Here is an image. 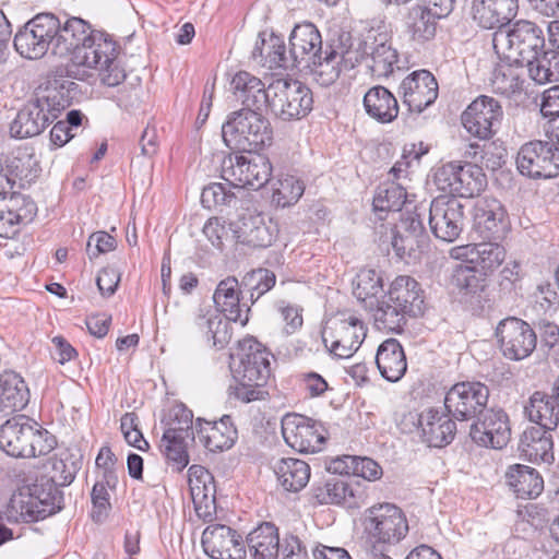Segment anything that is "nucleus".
Segmentation results:
<instances>
[{"label": "nucleus", "mask_w": 559, "mask_h": 559, "mask_svg": "<svg viewBox=\"0 0 559 559\" xmlns=\"http://www.w3.org/2000/svg\"><path fill=\"white\" fill-rule=\"evenodd\" d=\"M81 17H69L64 23L58 19L52 34V55L70 57L72 66L96 69L103 84L117 86L126 79V71L117 59V44L98 31H91Z\"/></svg>", "instance_id": "1"}, {"label": "nucleus", "mask_w": 559, "mask_h": 559, "mask_svg": "<svg viewBox=\"0 0 559 559\" xmlns=\"http://www.w3.org/2000/svg\"><path fill=\"white\" fill-rule=\"evenodd\" d=\"M80 93L78 83L69 79L48 81L17 111L10 123V134L15 139L39 135L62 111L69 108Z\"/></svg>", "instance_id": "2"}, {"label": "nucleus", "mask_w": 559, "mask_h": 559, "mask_svg": "<svg viewBox=\"0 0 559 559\" xmlns=\"http://www.w3.org/2000/svg\"><path fill=\"white\" fill-rule=\"evenodd\" d=\"M239 362L234 370L236 384L230 386V394L242 403L265 400L267 392L263 389L272 374L273 354L253 336L238 342Z\"/></svg>", "instance_id": "3"}, {"label": "nucleus", "mask_w": 559, "mask_h": 559, "mask_svg": "<svg viewBox=\"0 0 559 559\" xmlns=\"http://www.w3.org/2000/svg\"><path fill=\"white\" fill-rule=\"evenodd\" d=\"M224 143L234 152H258L273 141V129L262 111L240 109L231 112L222 127Z\"/></svg>", "instance_id": "4"}, {"label": "nucleus", "mask_w": 559, "mask_h": 559, "mask_svg": "<svg viewBox=\"0 0 559 559\" xmlns=\"http://www.w3.org/2000/svg\"><path fill=\"white\" fill-rule=\"evenodd\" d=\"M366 544L396 547L409 532L404 511L394 503H377L365 510L361 518Z\"/></svg>", "instance_id": "5"}, {"label": "nucleus", "mask_w": 559, "mask_h": 559, "mask_svg": "<svg viewBox=\"0 0 559 559\" xmlns=\"http://www.w3.org/2000/svg\"><path fill=\"white\" fill-rule=\"evenodd\" d=\"M492 47L497 55L523 66L545 49L544 31L533 21L518 20L493 33Z\"/></svg>", "instance_id": "6"}, {"label": "nucleus", "mask_w": 559, "mask_h": 559, "mask_svg": "<svg viewBox=\"0 0 559 559\" xmlns=\"http://www.w3.org/2000/svg\"><path fill=\"white\" fill-rule=\"evenodd\" d=\"M448 286L459 302L475 316H481L493 307L490 278L475 265H454Z\"/></svg>", "instance_id": "7"}, {"label": "nucleus", "mask_w": 559, "mask_h": 559, "mask_svg": "<svg viewBox=\"0 0 559 559\" xmlns=\"http://www.w3.org/2000/svg\"><path fill=\"white\" fill-rule=\"evenodd\" d=\"M271 112L282 121L300 120L313 107L311 90L298 80L276 79L271 82Z\"/></svg>", "instance_id": "8"}, {"label": "nucleus", "mask_w": 559, "mask_h": 559, "mask_svg": "<svg viewBox=\"0 0 559 559\" xmlns=\"http://www.w3.org/2000/svg\"><path fill=\"white\" fill-rule=\"evenodd\" d=\"M433 181L438 190L455 198H474L487 186V177L479 165L462 162H449L438 167Z\"/></svg>", "instance_id": "9"}, {"label": "nucleus", "mask_w": 559, "mask_h": 559, "mask_svg": "<svg viewBox=\"0 0 559 559\" xmlns=\"http://www.w3.org/2000/svg\"><path fill=\"white\" fill-rule=\"evenodd\" d=\"M272 164L263 154H229L222 162V178L236 188L259 190L271 179Z\"/></svg>", "instance_id": "10"}, {"label": "nucleus", "mask_w": 559, "mask_h": 559, "mask_svg": "<svg viewBox=\"0 0 559 559\" xmlns=\"http://www.w3.org/2000/svg\"><path fill=\"white\" fill-rule=\"evenodd\" d=\"M58 17L52 13H40L19 29L13 39L16 52L26 59L36 60L48 50L52 52V34H56Z\"/></svg>", "instance_id": "11"}, {"label": "nucleus", "mask_w": 559, "mask_h": 559, "mask_svg": "<svg viewBox=\"0 0 559 559\" xmlns=\"http://www.w3.org/2000/svg\"><path fill=\"white\" fill-rule=\"evenodd\" d=\"M489 395V386L480 381H460L447 391L444 408L454 419L468 421L487 407Z\"/></svg>", "instance_id": "12"}, {"label": "nucleus", "mask_w": 559, "mask_h": 559, "mask_svg": "<svg viewBox=\"0 0 559 559\" xmlns=\"http://www.w3.org/2000/svg\"><path fill=\"white\" fill-rule=\"evenodd\" d=\"M282 435L288 447L299 453H316L328 439L324 425L300 414H287L282 419Z\"/></svg>", "instance_id": "13"}, {"label": "nucleus", "mask_w": 559, "mask_h": 559, "mask_svg": "<svg viewBox=\"0 0 559 559\" xmlns=\"http://www.w3.org/2000/svg\"><path fill=\"white\" fill-rule=\"evenodd\" d=\"M516 167L532 179L555 178L559 175V148L551 142L530 141L520 147Z\"/></svg>", "instance_id": "14"}, {"label": "nucleus", "mask_w": 559, "mask_h": 559, "mask_svg": "<svg viewBox=\"0 0 559 559\" xmlns=\"http://www.w3.org/2000/svg\"><path fill=\"white\" fill-rule=\"evenodd\" d=\"M503 109L499 100L479 95L462 112L461 121L466 132L479 140H489L499 129Z\"/></svg>", "instance_id": "15"}, {"label": "nucleus", "mask_w": 559, "mask_h": 559, "mask_svg": "<svg viewBox=\"0 0 559 559\" xmlns=\"http://www.w3.org/2000/svg\"><path fill=\"white\" fill-rule=\"evenodd\" d=\"M428 224L433 236L440 240L452 242L461 235L464 223V205L455 197L439 195L428 209Z\"/></svg>", "instance_id": "16"}, {"label": "nucleus", "mask_w": 559, "mask_h": 559, "mask_svg": "<svg viewBox=\"0 0 559 559\" xmlns=\"http://www.w3.org/2000/svg\"><path fill=\"white\" fill-rule=\"evenodd\" d=\"M496 336L502 355L510 360H522L532 355L537 345V335L524 320L508 317L496 328Z\"/></svg>", "instance_id": "17"}, {"label": "nucleus", "mask_w": 559, "mask_h": 559, "mask_svg": "<svg viewBox=\"0 0 559 559\" xmlns=\"http://www.w3.org/2000/svg\"><path fill=\"white\" fill-rule=\"evenodd\" d=\"M469 436L480 447L502 449L511 436L508 414L500 407H486L474 418Z\"/></svg>", "instance_id": "18"}, {"label": "nucleus", "mask_w": 559, "mask_h": 559, "mask_svg": "<svg viewBox=\"0 0 559 559\" xmlns=\"http://www.w3.org/2000/svg\"><path fill=\"white\" fill-rule=\"evenodd\" d=\"M474 230L483 240H502L510 230L504 205L496 198H478L473 207Z\"/></svg>", "instance_id": "19"}, {"label": "nucleus", "mask_w": 559, "mask_h": 559, "mask_svg": "<svg viewBox=\"0 0 559 559\" xmlns=\"http://www.w3.org/2000/svg\"><path fill=\"white\" fill-rule=\"evenodd\" d=\"M367 329L364 322L355 316L340 319L328 330L322 338L330 353L337 358H349L360 347L366 337Z\"/></svg>", "instance_id": "20"}, {"label": "nucleus", "mask_w": 559, "mask_h": 559, "mask_svg": "<svg viewBox=\"0 0 559 559\" xmlns=\"http://www.w3.org/2000/svg\"><path fill=\"white\" fill-rule=\"evenodd\" d=\"M399 95L412 112H423L438 97V82L428 70L408 74L400 84Z\"/></svg>", "instance_id": "21"}, {"label": "nucleus", "mask_w": 559, "mask_h": 559, "mask_svg": "<svg viewBox=\"0 0 559 559\" xmlns=\"http://www.w3.org/2000/svg\"><path fill=\"white\" fill-rule=\"evenodd\" d=\"M201 544L212 559H242L246 556L242 536L224 524L207 526L202 533Z\"/></svg>", "instance_id": "22"}, {"label": "nucleus", "mask_w": 559, "mask_h": 559, "mask_svg": "<svg viewBox=\"0 0 559 559\" xmlns=\"http://www.w3.org/2000/svg\"><path fill=\"white\" fill-rule=\"evenodd\" d=\"M518 12L519 0H471V16L484 29H504Z\"/></svg>", "instance_id": "23"}, {"label": "nucleus", "mask_w": 559, "mask_h": 559, "mask_svg": "<svg viewBox=\"0 0 559 559\" xmlns=\"http://www.w3.org/2000/svg\"><path fill=\"white\" fill-rule=\"evenodd\" d=\"M213 300L229 320L239 322L242 326L248 323L250 306L247 300L240 304L245 300V293L241 281L239 282L236 276H227L217 284Z\"/></svg>", "instance_id": "24"}, {"label": "nucleus", "mask_w": 559, "mask_h": 559, "mask_svg": "<svg viewBox=\"0 0 559 559\" xmlns=\"http://www.w3.org/2000/svg\"><path fill=\"white\" fill-rule=\"evenodd\" d=\"M455 420L448 412L432 407L423 411L418 417L423 441L433 448L450 444L457 430Z\"/></svg>", "instance_id": "25"}, {"label": "nucleus", "mask_w": 559, "mask_h": 559, "mask_svg": "<svg viewBox=\"0 0 559 559\" xmlns=\"http://www.w3.org/2000/svg\"><path fill=\"white\" fill-rule=\"evenodd\" d=\"M234 95L243 105L242 109L263 111L270 108L271 83L266 86L258 76L248 71L237 72L230 82Z\"/></svg>", "instance_id": "26"}, {"label": "nucleus", "mask_w": 559, "mask_h": 559, "mask_svg": "<svg viewBox=\"0 0 559 559\" xmlns=\"http://www.w3.org/2000/svg\"><path fill=\"white\" fill-rule=\"evenodd\" d=\"M364 53L370 57L369 68L378 78L389 76L399 61V53L386 32L371 29L364 41Z\"/></svg>", "instance_id": "27"}, {"label": "nucleus", "mask_w": 559, "mask_h": 559, "mask_svg": "<svg viewBox=\"0 0 559 559\" xmlns=\"http://www.w3.org/2000/svg\"><path fill=\"white\" fill-rule=\"evenodd\" d=\"M289 46L299 71L309 63H313L316 57L324 50L319 29L310 22L297 24L293 28Z\"/></svg>", "instance_id": "28"}, {"label": "nucleus", "mask_w": 559, "mask_h": 559, "mask_svg": "<svg viewBox=\"0 0 559 559\" xmlns=\"http://www.w3.org/2000/svg\"><path fill=\"white\" fill-rule=\"evenodd\" d=\"M195 433L199 442L211 452L228 450L237 439V429L229 415H224L218 421L198 418Z\"/></svg>", "instance_id": "29"}, {"label": "nucleus", "mask_w": 559, "mask_h": 559, "mask_svg": "<svg viewBox=\"0 0 559 559\" xmlns=\"http://www.w3.org/2000/svg\"><path fill=\"white\" fill-rule=\"evenodd\" d=\"M237 241L252 248H267L276 239L278 228L272 219L266 222L261 214L241 217L234 230Z\"/></svg>", "instance_id": "30"}, {"label": "nucleus", "mask_w": 559, "mask_h": 559, "mask_svg": "<svg viewBox=\"0 0 559 559\" xmlns=\"http://www.w3.org/2000/svg\"><path fill=\"white\" fill-rule=\"evenodd\" d=\"M32 419L14 416L0 426V450L12 457H26L28 441L33 437Z\"/></svg>", "instance_id": "31"}, {"label": "nucleus", "mask_w": 559, "mask_h": 559, "mask_svg": "<svg viewBox=\"0 0 559 559\" xmlns=\"http://www.w3.org/2000/svg\"><path fill=\"white\" fill-rule=\"evenodd\" d=\"M389 300L397 305L403 312L409 317H418L425 310V296L420 284L408 275L397 276L390 286L386 294Z\"/></svg>", "instance_id": "32"}, {"label": "nucleus", "mask_w": 559, "mask_h": 559, "mask_svg": "<svg viewBox=\"0 0 559 559\" xmlns=\"http://www.w3.org/2000/svg\"><path fill=\"white\" fill-rule=\"evenodd\" d=\"M7 171L12 183V190L25 188L35 182L41 173L39 160L32 146L19 147L11 157H7Z\"/></svg>", "instance_id": "33"}, {"label": "nucleus", "mask_w": 559, "mask_h": 559, "mask_svg": "<svg viewBox=\"0 0 559 559\" xmlns=\"http://www.w3.org/2000/svg\"><path fill=\"white\" fill-rule=\"evenodd\" d=\"M506 483L519 499H536L544 490V479L539 472L523 464L508 467Z\"/></svg>", "instance_id": "34"}, {"label": "nucleus", "mask_w": 559, "mask_h": 559, "mask_svg": "<svg viewBox=\"0 0 559 559\" xmlns=\"http://www.w3.org/2000/svg\"><path fill=\"white\" fill-rule=\"evenodd\" d=\"M524 413L530 421L538 427L555 430L559 425V403L550 389V393L535 391L524 406Z\"/></svg>", "instance_id": "35"}, {"label": "nucleus", "mask_w": 559, "mask_h": 559, "mask_svg": "<svg viewBox=\"0 0 559 559\" xmlns=\"http://www.w3.org/2000/svg\"><path fill=\"white\" fill-rule=\"evenodd\" d=\"M376 364L385 380L399 381L407 370L406 356L401 343L395 338L383 341L378 347Z\"/></svg>", "instance_id": "36"}, {"label": "nucleus", "mask_w": 559, "mask_h": 559, "mask_svg": "<svg viewBox=\"0 0 559 559\" xmlns=\"http://www.w3.org/2000/svg\"><path fill=\"white\" fill-rule=\"evenodd\" d=\"M29 401V390L24 379L15 371L0 374V413L7 415L22 411Z\"/></svg>", "instance_id": "37"}, {"label": "nucleus", "mask_w": 559, "mask_h": 559, "mask_svg": "<svg viewBox=\"0 0 559 559\" xmlns=\"http://www.w3.org/2000/svg\"><path fill=\"white\" fill-rule=\"evenodd\" d=\"M231 322L234 321L219 313H199L193 320L192 328L219 350L225 348L231 340Z\"/></svg>", "instance_id": "38"}, {"label": "nucleus", "mask_w": 559, "mask_h": 559, "mask_svg": "<svg viewBox=\"0 0 559 559\" xmlns=\"http://www.w3.org/2000/svg\"><path fill=\"white\" fill-rule=\"evenodd\" d=\"M550 431L543 427L527 428L519 444L522 455L533 463H551L554 443Z\"/></svg>", "instance_id": "39"}, {"label": "nucleus", "mask_w": 559, "mask_h": 559, "mask_svg": "<svg viewBox=\"0 0 559 559\" xmlns=\"http://www.w3.org/2000/svg\"><path fill=\"white\" fill-rule=\"evenodd\" d=\"M362 103L368 116L380 123H390L399 116L397 99L384 86L377 85L369 88Z\"/></svg>", "instance_id": "40"}, {"label": "nucleus", "mask_w": 559, "mask_h": 559, "mask_svg": "<svg viewBox=\"0 0 559 559\" xmlns=\"http://www.w3.org/2000/svg\"><path fill=\"white\" fill-rule=\"evenodd\" d=\"M278 527L272 522H262L246 537L253 559H276L281 542Z\"/></svg>", "instance_id": "41"}, {"label": "nucleus", "mask_w": 559, "mask_h": 559, "mask_svg": "<svg viewBox=\"0 0 559 559\" xmlns=\"http://www.w3.org/2000/svg\"><path fill=\"white\" fill-rule=\"evenodd\" d=\"M252 56L253 58H257L258 56L261 57L263 66L271 70L297 69L292 48L289 47V50L287 51L284 38L274 34H272L269 39H262L261 46L257 44L252 51Z\"/></svg>", "instance_id": "42"}, {"label": "nucleus", "mask_w": 559, "mask_h": 559, "mask_svg": "<svg viewBox=\"0 0 559 559\" xmlns=\"http://www.w3.org/2000/svg\"><path fill=\"white\" fill-rule=\"evenodd\" d=\"M442 17L415 3L406 14V31L418 44L431 41L437 34L438 21Z\"/></svg>", "instance_id": "43"}, {"label": "nucleus", "mask_w": 559, "mask_h": 559, "mask_svg": "<svg viewBox=\"0 0 559 559\" xmlns=\"http://www.w3.org/2000/svg\"><path fill=\"white\" fill-rule=\"evenodd\" d=\"M342 70L337 50L332 47V39H330L326 40L324 50L316 57L313 63H309L300 71H309L321 86H330L340 78Z\"/></svg>", "instance_id": "44"}, {"label": "nucleus", "mask_w": 559, "mask_h": 559, "mask_svg": "<svg viewBox=\"0 0 559 559\" xmlns=\"http://www.w3.org/2000/svg\"><path fill=\"white\" fill-rule=\"evenodd\" d=\"M277 480L284 490L298 492L310 479V466L302 460L284 457L274 469Z\"/></svg>", "instance_id": "45"}, {"label": "nucleus", "mask_w": 559, "mask_h": 559, "mask_svg": "<svg viewBox=\"0 0 559 559\" xmlns=\"http://www.w3.org/2000/svg\"><path fill=\"white\" fill-rule=\"evenodd\" d=\"M313 497L320 504H343L346 508L358 506L354 489L346 481L335 477L316 485Z\"/></svg>", "instance_id": "46"}, {"label": "nucleus", "mask_w": 559, "mask_h": 559, "mask_svg": "<svg viewBox=\"0 0 559 559\" xmlns=\"http://www.w3.org/2000/svg\"><path fill=\"white\" fill-rule=\"evenodd\" d=\"M40 514L39 503L27 489V493L21 491L19 495L12 496L4 511V519L12 523H32L47 518L39 516Z\"/></svg>", "instance_id": "47"}, {"label": "nucleus", "mask_w": 559, "mask_h": 559, "mask_svg": "<svg viewBox=\"0 0 559 559\" xmlns=\"http://www.w3.org/2000/svg\"><path fill=\"white\" fill-rule=\"evenodd\" d=\"M530 78L537 84L557 81L559 78L558 51L542 50L534 58L524 60Z\"/></svg>", "instance_id": "48"}, {"label": "nucleus", "mask_w": 559, "mask_h": 559, "mask_svg": "<svg viewBox=\"0 0 559 559\" xmlns=\"http://www.w3.org/2000/svg\"><path fill=\"white\" fill-rule=\"evenodd\" d=\"M165 426L164 436L189 438L194 441L197 433L193 428V413L185 404L174 405L162 420Z\"/></svg>", "instance_id": "49"}, {"label": "nucleus", "mask_w": 559, "mask_h": 559, "mask_svg": "<svg viewBox=\"0 0 559 559\" xmlns=\"http://www.w3.org/2000/svg\"><path fill=\"white\" fill-rule=\"evenodd\" d=\"M276 283V275L269 269L259 267L247 272L241 277V287L249 294V306L254 305L263 295L270 292Z\"/></svg>", "instance_id": "50"}, {"label": "nucleus", "mask_w": 559, "mask_h": 559, "mask_svg": "<svg viewBox=\"0 0 559 559\" xmlns=\"http://www.w3.org/2000/svg\"><path fill=\"white\" fill-rule=\"evenodd\" d=\"M382 293V277L374 270H362L357 274L353 294L366 307L372 308Z\"/></svg>", "instance_id": "51"}, {"label": "nucleus", "mask_w": 559, "mask_h": 559, "mask_svg": "<svg viewBox=\"0 0 559 559\" xmlns=\"http://www.w3.org/2000/svg\"><path fill=\"white\" fill-rule=\"evenodd\" d=\"M407 200V192L399 183L380 185L373 195V210L376 213L401 212Z\"/></svg>", "instance_id": "52"}, {"label": "nucleus", "mask_w": 559, "mask_h": 559, "mask_svg": "<svg viewBox=\"0 0 559 559\" xmlns=\"http://www.w3.org/2000/svg\"><path fill=\"white\" fill-rule=\"evenodd\" d=\"M524 83L525 79L519 68L511 64L496 68L491 79L493 91L506 97L521 94L524 91Z\"/></svg>", "instance_id": "53"}, {"label": "nucleus", "mask_w": 559, "mask_h": 559, "mask_svg": "<svg viewBox=\"0 0 559 559\" xmlns=\"http://www.w3.org/2000/svg\"><path fill=\"white\" fill-rule=\"evenodd\" d=\"M377 310L374 320L379 329H384L390 332L401 333L407 322L408 312H403L399 309L395 301L389 300V296H383L382 300L377 301Z\"/></svg>", "instance_id": "54"}, {"label": "nucleus", "mask_w": 559, "mask_h": 559, "mask_svg": "<svg viewBox=\"0 0 559 559\" xmlns=\"http://www.w3.org/2000/svg\"><path fill=\"white\" fill-rule=\"evenodd\" d=\"M507 251L502 245L495 240L477 243L474 264L490 278L493 272L504 262Z\"/></svg>", "instance_id": "55"}, {"label": "nucleus", "mask_w": 559, "mask_h": 559, "mask_svg": "<svg viewBox=\"0 0 559 559\" xmlns=\"http://www.w3.org/2000/svg\"><path fill=\"white\" fill-rule=\"evenodd\" d=\"M52 475L50 481L58 486H69L81 468L82 462L73 453L66 450L52 457Z\"/></svg>", "instance_id": "56"}, {"label": "nucleus", "mask_w": 559, "mask_h": 559, "mask_svg": "<svg viewBox=\"0 0 559 559\" xmlns=\"http://www.w3.org/2000/svg\"><path fill=\"white\" fill-rule=\"evenodd\" d=\"M58 487V485L47 479L36 483L28 488L40 506L41 514L39 516L52 515L61 509L60 500L62 497Z\"/></svg>", "instance_id": "57"}, {"label": "nucleus", "mask_w": 559, "mask_h": 559, "mask_svg": "<svg viewBox=\"0 0 559 559\" xmlns=\"http://www.w3.org/2000/svg\"><path fill=\"white\" fill-rule=\"evenodd\" d=\"M191 496L198 518L204 522H211L216 515V488L215 484L191 486Z\"/></svg>", "instance_id": "58"}, {"label": "nucleus", "mask_w": 559, "mask_h": 559, "mask_svg": "<svg viewBox=\"0 0 559 559\" xmlns=\"http://www.w3.org/2000/svg\"><path fill=\"white\" fill-rule=\"evenodd\" d=\"M188 440L190 439L183 437H175L174 440L164 435L162 437V451L175 472H181L189 464Z\"/></svg>", "instance_id": "59"}, {"label": "nucleus", "mask_w": 559, "mask_h": 559, "mask_svg": "<svg viewBox=\"0 0 559 559\" xmlns=\"http://www.w3.org/2000/svg\"><path fill=\"white\" fill-rule=\"evenodd\" d=\"M305 191L304 182L294 176L280 179L274 188L272 201L280 207H287L298 202Z\"/></svg>", "instance_id": "60"}, {"label": "nucleus", "mask_w": 559, "mask_h": 559, "mask_svg": "<svg viewBox=\"0 0 559 559\" xmlns=\"http://www.w3.org/2000/svg\"><path fill=\"white\" fill-rule=\"evenodd\" d=\"M425 214L426 207L423 204L415 206L413 211L401 213L400 223L395 226V230L424 242L427 239L424 225Z\"/></svg>", "instance_id": "61"}, {"label": "nucleus", "mask_w": 559, "mask_h": 559, "mask_svg": "<svg viewBox=\"0 0 559 559\" xmlns=\"http://www.w3.org/2000/svg\"><path fill=\"white\" fill-rule=\"evenodd\" d=\"M5 202L19 226L33 222L37 214V205L28 195L13 192Z\"/></svg>", "instance_id": "62"}, {"label": "nucleus", "mask_w": 559, "mask_h": 559, "mask_svg": "<svg viewBox=\"0 0 559 559\" xmlns=\"http://www.w3.org/2000/svg\"><path fill=\"white\" fill-rule=\"evenodd\" d=\"M276 559H313L306 540L300 536L286 532L283 534Z\"/></svg>", "instance_id": "63"}, {"label": "nucleus", "mask_w": 559, "mask_h": 559, "mask_svg": "<svg viewBox=\"0 0 559 559\" xmlns=\"http://www.w3.org/2000/svg\"><path fill=\"white\" fill-rule=\"evenodd\" d=\"M32 430L33 437L28 441V454H26V457L47 455L56 448V437L35 420L32 421Z\"/></svg>", "instance_id": "64"}]
</instances>
